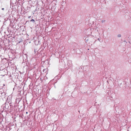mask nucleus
I'll use <instances>...</instances> for the list:
<instances>
[{
  "label": "nucleus",
  "instance_id": "nucleus-11",
  "mask_svg": "<svg viewBox=\"0 0 131 131\" xmlns=\"http://www.w3.org/2000/svg\"><path fill=\"white\" fill-rule=\"evenodd\" d=\"M28 112H26V114H28Z\"/></svg>",
  "mask_w": 131,
  "mask_h": 131
},
{
  "label": "nucleus",
  "instance_id": "nucleus-9",
  "mask_svg": "<svg viewBox=\"0 0 131 131\" xmlns=\"http://www.w3.org/2000/svg\"><path fill=\"white\" fill-rule=\"evenodd\" d=\"M31 17V16H29L28 17V18H30V17Z\"/></svg>",
  "mask_w": 131,
  "mask_h": 131
},
{
  "label": "nucleus",
  "instance_id": "nucleus-2",
  "mask_svg": "<svg viewBox=\"0 0 131 131\" xmlns=\"http://www.w3.org/2000/svg\"><path fill=\"white\" fill-rule=\"evenodd\" d=\"M2 90L0 89V94H1L2 97L3 98H5L6 96V93L5 92L1 91Z\"/></svg>",
  "mask_w": 131,
  "mask_h": 131
},
{
  "label": "nucleus",
  "instance_id": "nucleus-5",
  "mask_svg": "<svg viewBox=\"0 0 131 131\" xmlns=\"http://www.w3.org/2000/svg\"><path fill=\"white\" fill-rule=\"evenodd\" d=\"M105 20H102V21H101L102 23H105Z\"/></svg>",
  "mask_w": 131,
  "mask_h": 131
},
{
  "label": "nucleus",
  "instance_id": "nucleus-6",
  "mask_svg": "<svg viewBox=\"0 0 131 131\" xmlns=\"http://www.w3.org/2000/svg\"><path fill=\"white\" fill-rule=\"evenodd\" d=\"M117 37H121V34H119L117 35Z\"/></svg>",
  "mask_w": 131,
  "mask_h": 131
},
{
  "label": "nucleus",
  "instance_id": "nucleus-10",
  "mask_svg": "<svg viewBox=\"0 0 131 131\" xmlns=\"http://www.w3.org/2000/svg\"><path fill=\"white\" fill-rule=\"evenodd\" d=\"M4 8H2V10H4Z\"/></svg>",
  "mask_w": 131,
  "mask_h": 131
},
{
  "label": "nucleus",
  "instance_id": "nucleus-3",
  "mask_svg": "<svg viewBox=\"0 0 131 131\" xmlns=\"http://www.w3.org/2000/svg\"><path fill=\"white\" fill-rule=\"evenodd\" d=\"M69 62H70L71 63V62L70 61H68V63H69ZM69 63H68V65L69 66H70V67H72V63H71V64H69Z\"/></svg>",
  "mask_w": 131,
  "mask_h": 131
},
{
  "label": "nucleus",
  "instance_id": "nucleus-8",
  "mask_svg": "<svg viewBox=\"0 0 131 131\" xmlns=\"http://www.w3.org/2000/svg\"><path fill=\"white\" fill-rule=\"evenodd\" d=\"M100 26V25L99 24H98L97 25L96 27L97 28V27H98V28L99 27V26Z\"/></svg>",
  "mask_w": 131,
  "mask_h": 131
},
{
  "label": "nucleus",
  "instance_id": "nucleus-4",
  "mask_svg": "<svg viewBox=\"0 0 131 131\" xmlns=\"http://www.w3.org/2000/svg\"><path fill=\"white\" fill-rule=\"evenodd\" d=\"M30 21L32 22L33 23H34L35 21L33 19H32L30 20Z\"/></svg>",
  "mask_w": 131,
  "mask_h": 131
},
{
  "label": "nucleus",
  "instance_id": "nucleus-13",
  "mask_svg": "<svg viewBox=\"0 0 131 131\" xmlns=\"http://www.w3.org/2000/svg\"><path fill=\"white\" fill-rule=\"evenodd\" d=\"M44 70H44H43V72H44V71H45V70Z\"/></svg>",
  "mask_w": 131,
  "mask_h": 131
},
{
  "label": "nucleus",
  "instance_id": "nucleus-1",
  "mask_svg": "<svg viewBox=\"0 0 131 131\" xmlns=\"http://www.w3.org/2000/svg\"><path fill=\"white\" fill-rule=\"evenodd\" d=\"M10 103H9L8 102L7 103L6 102L5 104H4L3 105L2 107H4V110L7 111V110H8L10 109Z\"/></svg>",
  "mask_w": 131,
  "mask_h": 131
},
{
  "label": "nucleus",
  "instance_id": "nucleus-7",
  "mask_svg": "<svg viewBox=\"0 0 131 131\" xmlns=\"http://www.w3.org/2000/svg\"><path fill=\"white\" fill-rule=\"evenodd\" d=\"M3 86H1V88L2 89V88H3V86H5V85L4 84H3Z\"/></svg>",
  "mask_w": 131,
  "mask_h": 131
},
{
  "label": "nucleus",
  "instance_id": "nucleus-12",
  "mask_svg": "<svg viewBox=\"0 0 131 131\" xmlns=\"http://www.w3.org/2000/svg\"><path fill=\"white\" fill-rule=\"evenodd\" d=\"M44 70H44H43V72H44V71H45V70Z\"/></svg>",
  "mask_w": 131,
  "mask_h": 131
}]
</instances>
